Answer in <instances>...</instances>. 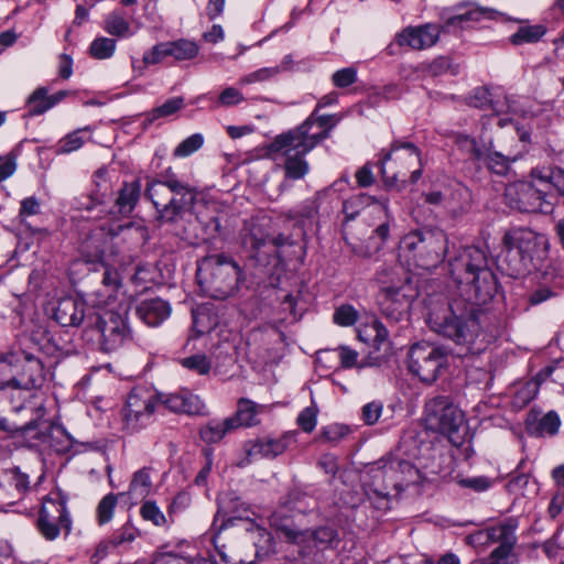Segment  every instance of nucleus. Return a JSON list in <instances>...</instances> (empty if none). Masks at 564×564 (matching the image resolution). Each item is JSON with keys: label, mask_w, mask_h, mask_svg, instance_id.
I'll return each mask as SVG.
<instances>
[{"label": "nucleus", "mask_w": 564, "mask_h": 564, "mask_svg": "<svg viewBox=\"0 0 564 564\" xmlns=\"http://www.w3.org/2000/svg\"><path fill=\"white\" fill-rule=\"evenodd\" d=\"M449 275L458 289L447 305L429 314L431 328L452 339L460 350L458 356L476 354V341L481 335L479 314L481 306L496 294L498 283L489 267L487 252L475 246L458 251L449 261Z\"/></svg>", "instance_id": "obj_1"}, {"label": "nucleus", "mask_w": 564, "mask_h": 564, "mask_svg": "<svg viewBox=\"0 0 564 564\" xmlns=\"http://www.w3.org/2000/svg\"><path fill=\"white\" fill-rule=\"evenodd\" d=\"M314 110L299 127L278 134L268 145L267 153L274 161H283L286 180L304 178L310 172L305 159L319 142L329 137L330 130L338 123L336 115L316 116Z\"/></svg>", "instance_id": "obj_2"}, {"label": "nucleus", "mask_w": 564, "mask_h": 564, "mask_svg": "<svg viewBox=\"0 0 564 564\" xmlns=\"http://www.w3.org/2000/svg\"><path fill=\"white\" fill-rule=\"evenodd\" d=\"M45 414L43 402L9 405L6 400H0V430L23 437L29 446L48 444L58 453L68 451L72 446L70 437L63 427L43 420Z\"/></svg>", "instance_id": "obj_3"}, {"label": "nucleus", "mask_w": 564, "mask_h": 564, "mask_svg": "<svg viewBox=\"0 0 564 564\" xmlns=\"http://www.w3.org/2000/svg\"><path fill=\"white\" fill-rule=\"evenodd\" d=\"M367 476L369 480L364 484L365 494L373 508L378 510L390 508L392 490L397 496L403 490V486L416 484L421 479L417 467L408 460L392 456L382 457L371 464Z\"/></svg>", "instance_id": "obj_4"}, {"label": "nucleus", "mask_w": 564, "mask_h": 564, "mask_svg": "<svg viewBox=\"0 0 564 564\" xmlns=\"http://www.w3.org/2000/svg\"><path fill=\"white\" fill-rule=\"evenodd\" d=\"M501 268L512 278L536 269L547 253V239L528 228H514L502 238Z\"/></svg>", "instance_id": "obj_5"}, {"label": "nucleus", "mask_w": 564, "mask_h": 564, "mask_svg": "<svg viewBox=\"0 0 564 564\" xmlns=\"http://www.w3.org/2000/svg\"><path fill=\"white\" fill-rule=\"evenodd\" d=\"M496 13L497 11L492 9L476 6H471L466 11L457 12L453 15H447V12L443 11L441 14L443 25L426 23L419 26H408L397 35V43L400 46H409L412 50H425L436 44L441 32L457 33L464 30L468 22L494 19Z\"/></svg>", "instance_id": "obj_6"}, {"label": "nucleus", "mask_w": 564, "mask_h": 564, "mask_svg": "<svg viewBox=\"0 0 564 564\" xmlns=\"http://www.w3.org/2000/svg\"><path fill=\"white\" fill-rule=\"evenodd\" d=\"M197 278L204 294L215 300H226L238 292L242 270L231 257L212 254L202 260Z\"/></svg>", "instance_id": "obj_7"}, {"label": "nucleus", "mask_w": 564, "mask_h": 564, "mask_svg": "<svg viewBox=\"0 0 564 564\" xmlns=\"http://www.w3.org/2000/svg\"><path fill=\"white\" fill-rule=\"evenodd\" d=\"M447 237L441 230H415L405 235L400 250L409 262L422 269L434 268L446 253Z\"/></svg>", "instance_id": "obj_8"}, {"label": "nucleus", "mask_w": 564, "mask_h": 564, "mask_svg": "<svg viewBox=\"0 0 564 564\" xmlns=\"http://www.w3.org/2000/svg\"><path fill=\"white\" fill-rule=\"evenodd\" d=\"M379 305L381 313L392 322L408 316L413 301L419 296V289L412 278L402 268L393 273L390 281L382 280Z\"/></svg>", "instance_id": "obj_9"}, {"label": "nucleus", "mask_w": 564, "mask_h": 564, "mask_svg": "<svg viewBox=\"0 0 564 564\" xmlns=\"http://www.w3.org/2000/svg\"><path fill=\"white\" fill-rule=\"evenodd\" d=\"M160 401L161 393L145 387L133 388L121 411L122 430L134 434L151 425Z\"/></svg>", "instance_id": "obj_10"}, {"label": "nucleus", "mask_w": 564, "mask_h": 564, "mask_svg": "<svg viewBox=\"0 0 564 564\" xmlns=\"http://www.w3.org/2000/svg\"><path fill=\"white\" fill-rule=\"evenodd\" d=\"M381 173L384 183L389 186L395 182L406 183L408 174L410 181L415 183L421 177V156L413 143L392 144V149L381 160Z\"/></svg>", "instance_id": "obj_11"}, {"label": "nucleus", "mask_w": 564, "mask_h": 564, "mask_svg": "<svg viewBox=\"0 0 564 564\" xmlns=\"http://www.w3.org/2000/svg\"><path fill=\"white\" fill-rule=\"evenodd\" d=\"M231 502H234V499H229L228 495L218 499V512L214 520L216 532L213 536V543L223 564H250L243 562L232 543L230 545L226 544L228 538L226 531L230 525H234L236 520H241L242 513L247 510L242 503L230 507L229 503Z\"/></svg>", "instance_id": "obj_12"}, {"label": "nucleus", "mask_w": 564, "mask_h": 564, "mask_svg": "<svg viewBox=\"0 0 564 564\" xmlns=\"http://www.w3.org/2000/svg\"><path fill=\"white\" fill-rule=\"evenodd\" d=\"M446 366V351L433 344L417 343L409 351L408 368L424 383H433Z\"/></svg>", "instance_id": "obj_13"}, {"label": "nucleus", "mask_w": 564, "mask_h": 564, "mask_svg": "<svg viewBox=\"0 0 564 564\" xmlns=\"http://www.w3.org/2000/svg\"><path fill=\"white\" fill-rule=\"evenodd\" d=\"M99 346L104 352H113L132 339L127 312L105 311L96 316Z\"/></svg>", "instance_id": "obj_14"}, {"label": "nucleus", "mask_w": 564, "mask_h": 564, "mask_svg": "<svg viewBox=\"0 0 564 564\" xmlns=\"http://www.w3.org/2000/svg\"><path fill=\"white\" fill-rule=\"evenodd\" d=\"M464 415L446 397H434L425 403V423L431 431L446 435L455 441Z\"/></svg>", "instance_id": "obj_15"}, {"label": "nucleus", "mask_w": 564, "mask_h": 564, "mask_svg": "<svg viewBox=\"0 0 564 564\" xmlns=\"http://www.w3.org/2000/svg\"><path fill=\"white\" fill-rule=\"evenodd\" d=\"M505 199L510 208L522 213L549 214L553 210V203L547 199V194L531 182L509 184L505 191Z\"/></svg>", "instance_id": "obj_16"}, {"label": "nucleus", "mask_w": 564, "mask_h": 564, "mask_svg": "<svg viewBox=\"0 0 564 564\" xmlns=\"http://www.w3.org/2000/svg\"><path fill=\"white\" fill-rule=\"evenodd\" d=\"M288 238L283 235L271 237L254 219L246 221L241 230V243L248 256L258 261L275 252L276 248L284 246Z\"/></svg>", "instance_id": "obj_17"}, {"label": "nucleus", "mask_w": 564, "mask_h": 564, "mask_svg": "<svg viewBox=\"0 0 564 564\" xmlns=\"http://www.w3.org/2000/svg\"><path fill=\"white\" fill-rule=\"evenodd\" d=\"M171 195L164 208L160 209V220L164 223H175L183 217L186 212L194 208L197 192L189 185L171 176L166 178Z\"/></svg>", "instance_id": "obj_18"}, {"label": "nucleus", "mask_w": 564, "mask_h": 564, "mask_svg": "<svg viewBox=\"0 0 564 564\" xmlns=\"http://www.w3.org/2000/svg\"><path fill=\"white\" fill-rule=\"evenodd\" d=\"M117 234L112 228H95L80 240L78 250L87 262L104 263L116 254L111 240Z\"/></svg>", "instance_id": "obj_19"}, {"label": "nucleus", "mask_w": 564, "mask_h": 564, "mask_svg": "<svg viewBox=\"0 0 564 564\" xmlns=\"http://www.w3.org/2000/svg\"><path fill=\"white\" fill-rule=\"evenodd\" d=\"M37 528L46 540H55L61 530H70V519L65 506L61 500H45L40 510Z\"/></svg>", "instance_id": "obj_20"}, {"label": "nucleus", "mask_w": 564, "mask_h": 564, "mask_svg": "<svg viewBox=\"0 0 564 564\" xmlns=\"http://www.w3.org/2000/svg\"><path fill=\"white\" fill-rule=\"evenodd\" d=\"M46 381L43 362L31 354L22 352L18 373L15 375L14 392L21 395L22 390L40 389Z\"/></svg>", "instance_id": "obj_21"}, {"label": "nucleus", "mask_w": 564, "mask_h": 564, "mask_svg": "<svg viewBox=\"0 0 564 564\" xmlns=\"http://www.w3.org/2000/svg\"><path fill=\"white\" fill-rule=\"evenodd\" d=\"M285 448V442L282 440L258 438L254 441H248L243 445L247 457L242 459L238 466L245 467L250 464L252 459L274 458L281 455Z\"/></svg>", "instance_id": "obj_22"}, {"label": "nucleus", "mask_w": 564, "mask_h": 564, "mask_svg": "<svg viewBox=\"0 0 564 564\" xmlns=\"http://www.w3.org/2000/svg\"><path fill=\"white\" fill-rule=\"evenodd\" d=\"M161 404L171 412L184 413L187 415L203 414L205 408L200 399L187 390L167 395L161 394L160 405Z\"/></svg>", "instance_id": "obj_23"}, {"label": "nucleus", "mask_w": 564, "mask_h": 564, "mask_svg": "<svg viewBox=\"0 0 564 564\" xmlns=\"http://www.w3.org/2000/svg\"><path fill=\"white\" fill-rule=\"evenodd\" d=\"M54 317L63 327H77L85 318V304L73 297L62 299L54 311Z\"/></svg>", "instance_id": "obj_24"}, {"label": "nucleus", "mask_w": 564, "mask_h": 564, "mask_svg": "<svg viewBox=\"0 0 564 564\" xmlns=\"http://www.w3.org/2000/svg\"><path fill=\"white\" fill-rule=\"evenodd\" d=\"M171 314L170 304L162 299L142 301L137 307V315L149 326H158Z\"/></svg>", "instance_id": "obj_25"}, {"label": "nucleus", "mask_w": 564, "mask_h": 564, "mask_svg": "<svg viewBox=\"0 0 564 564\" xmlns=\"http://www.w3.org/2000/svg\"><path fill=\"white\" fill-rule=\"evenodd\" d=\"M22 352L9 351L0 356V395L7 397V389L14 391Z\"/></svg>", "instance_id": "obj_26"}, {"label": "nucleus", "mask_w": 564, "mask_h": 564, "mask_svg": "<svg viewBox=\"0 0 564 564\" xmlns=\"http://www.w3.org/2000/svg\"><path fill=\"white\" fill-rule=\"evenodd\" d=\"M561 425L560 416L555 411H550L542 417L531 411L527 419V429L530 434L535 436L555 435Z\"/></svg>", "instance_id": "obj_27"}, {"label": "nucleus", "mask_w": 564, "mask_h": 564, "mask_svg": "<svg viewBox=\"0 0 564 564\" xmlns=\"http://www.w3.org/2000/svg\"><path fill=\"white\" fill-rule=\"evenodd\" d=\"M359 340L371 345L375 349L380 350L388 341L389 333L384 325L376 317H370L369 322L361 324L358 329Z\"/></svg>", "instance_id": "obj_28"}, {"label": "nucleus", "mask_w": 564, "mask_h": 564, "mask_svg": "<svg viewBox=\"0 0 564 564\" xmlns=\"http://www.w3.org/2000/svg\"><path fill=\"white\" fill-rule=\"evenodd\" d=\"M468 198V191L460 184H457L451 196L443 194L442 192H431L424 194L426 203L432 205H444L445 208L453 213L463 210V205L458 204L457 200Z\"/></svg>", "instance_id": "obj_29"}, {"label": "nucleus", "mask_w": 564, "mask_h": 564, "mask_svg": "<svg viewBox=\"0 0 564 564\" xmlns=\"http://www.w3.org/2000/svg\"><path fill=\"white\" fill-rule=\"evenodd\" d=\"M258 404L249 399H240L238 401L237 412L235 415L227 417V425L238 429L241 426H252L258 423Z\"/></svg>", "instance_id": "obj_30"}, {"label": "nucleus", "mask_w": 564, "mask_h": 564, "mask_svg": "<svg viewBox=\"0 0 564 564\" xmlns=\"http://www.w3.org/2000/svg\"><path fill=\"white\" fill-rule=\"evenodd\" d=\"M141 187L139 182L126 183L119 191L116 199L118 212L122 216H129L140 198Z\"/></svg>", "instance_id": "obj_31"}, {"label": "nucleus", "mask_w": 564, "mask_h": 564, "mask_svg": "<svg viewBox=\"0 0 564 564\" xmlns=\"http://www.w3.org/2000/svg\"><path fill=\"white\" fill-rule=\"evenodd\" d=\"M104 30L117 37H130L133 35L129 21L119 11H112L105 18Z\"/></svg>", "instance_id": "obj_32"}, {"label": "nucleus", "mask_w": 564, "mask_h": 564, "mask_svg": "<svg viewBox=\"0 0 564 564\" xmlns=\"http://www.w3.org/2000/svg\"><path fill=\"white\" fill-rule=\"evenodd\" d=\"M151 473V467H143L133 474L129 485L130 495L138 498H145L150 495L152 489Z\"/></svg>", "instance_id": "obj_33"}, {"label": "nucleus", "mask_w": 564, "mask_h": 564, "mask_svg": "<svg viewBox=\"0 0 564 564\" xmlns=\"http://www.w3.org/2000/svg\"><path fill=\"white\" fill-rule=\"evenodd\" d=\"M517 524L510 520L486 530L487 542L502 545L507 542H517Z\"/></svg>", "instance_id": "obj_34"}, {"label": "nucleus", "mask_w": 564, "mask_h": 564, "mask_svg": "<svg viewBox=\"0 0 564 564\" xmlns=\"http://www.w3.org/2000/svg\"><path fill=\"white\" fill-rule=\"evenodd\" d=\"M167 177L169 176H166L165 178H167ZM145 195L153 203V205L158 212V219L160 220V209L164 208V204H167L170 195H171V191L166 184V180L151 181L148 184Z\"/></svg>", "instance_id": "obj_35"}, {"label": "nucleus", "mask_w": 564, "mask_h": 564, "mask_svg": "<svg viewBox=\"0 0 564 564\" xmlns=\"http://www.w3.org/2000/svg\"><path fill=\"white\" fill-rule=\"evenodd\" d=\"M234 430V426L227 425V419L223 421L213 420L200 429L199 436L205 443L214 444Z\"/></svg>", "instance_id": "obj_36"}, {"label": "nucleus", "mask_w": 564, "mask_h": 564, "mask_svg": "<svg viewBox=\"0 0 564 564\" xmlns=\"http://www.w3.org/2000/svg\"><path fill=\"white\" fill-rule=\"evenodd\" d=\"M171 57L177 62L193 59L199 52L198 45L188 40H177L169 42Z\"/></svg>", "instance_id": "obj_37"}, {"label": "nucleus", "mask_w": 564, "mask_h": 564, "mask_svg": "<svg viewBox=\"0 0 564 564\" xmlns=\"http://www.w3.org/2000/svg\"><path fill=\"white\" fill-rule=\"evenodd\" d=\"M546 33V28L542 24L525 25L511 35L510 41L514 45L523 43H535Z\"/></svg>", "instance_id": "obj_38"}, {"label": "nucleus", "mask_w": 564, "mask_h": 564, "mask_svg": "<svg viewBox=\"0 0 564 564\" xmlns=\"http://www.w3.org/2000/svg\"><path fill=\"white\" fill-rule=\"evenodd\" d=\"M217 323V316L207 307L202 306L193 311V327L198 335L210 332Z\"/></svg>", "instance_id": "obj_39"}, {"label": "nucleus", "mask_w": 564, "mask_h": 564, "mask_svg": "<svg viewBox=\"0 0 564 564\" xmlns=\"http://www.w3.org/2000/svg\"><path fill=\"white\" fill-rule=\"evenodd\" d=\"M29 112L33 116H39L51 109L56 105L55 100H50L47 90L45 88H37L28 100Z\"/></svg>", "instance_id": "obj_40"}, {"label": "nucleus", "mask_w": 564, "mask_h": 564, "mask_svg": "<svg viewBox=\"0 0 564 564\" xmlns=\"http://www.w3.org/2000/svg\"><path fill=\"white\" fill-rule=\"evenodd\" d=\"M115 51L116 41L105 36L96 37L89 46V54L96 59L110 58Z\"/></svg>", "instance_id": "obj_41"}, {"label": "nucleus", "mask_w": 564, "mask_h": 564, "mask_svg": "<svg viewBox=\"0 0 564 564\" xmlns=\"http://www.w3.org/2000/svg\"><path fill=\"white\" fill-rule=\"evenodd\" d=\"M517 542L498 545L489 555V564H517L518 556L513 552Z\"/></svg>", "instance_id": "obj_42"}, {"label": "nucleus", "mask_w": 564, "mask_h": 564, "mask_svg": "<svg viewBox=\"0 0 564 564\" xmlns=\"http://www.w3.org/2000/svg\"><path fill=\"white\" fill-rule=\"evenodd\" d=\"M540 383L535 380H530L523 383L516 391L513 397V405L517 408H524L530 401H532L539 392Z\"/></svg>", "instance_id": "obj_43"}, {"label": "nucleus", "mask_w": 564, "mask_h": 564, "mask_svg": "<svg viewBox=\"0 0 564 564\" xmlns=\"http://www.w3.org/2000/svg\"><path fill=\"white\" fill-rule=\"evenodd\" d=\"M0 476L9 482V488L14 487L18 492H23L29 487L28 475L20 471L18 467L0 469Z\"/></svg>", "instance_id": "obj_44"}, {"label": "nucleus", "mask_w": 564, "mask_h": 564, "mask_svg": "<svg viewBox=\"0 0 564 564\" xmlns=\"http://www.w3.org/2000/svg\"><path fill=\"white\" fill-rule=\"evenodd\" d=\"M118 497L115 494L106 495L97 506V520L100 525L108 523L113 516Z\"/></svg>", "instance_id": "obj_45"}, {"label": "nucleus", "mask_w": 564, "mask_h": 564, "mask_svg": "<svg viewBox=\"0 0 564 564\" xmlns=\"http://www.w3.org/2000/svg\"><path fill=\"white\" fill-rule=\"evenodd\" d=\"M456 482L459 487L470 489L475 492H484L488 490L494 481L487 476H474V477H456Z\"/></svg>", "instance_id": "obj_46"}, {"label": "nucleus", "mask_w": 564, "mask_h": 564, "mask_svg": "<svg viewBox=\"0 0 564 564\" xmlns=\"http://www.w3.org/2000/svg\"><path fill=\"white\" fill-rule=\"evenodd\" d=\"M204 144V138L200 133H194L191 137L183 140L174 150V155L178 158H186Z\"/></svg>", "instance_id": "obj_47"}, {"label": "nucleus", "mask_w": 564, "mask_h": 564, "mask_svg": "<svg viewBox=\"0 0 564 564\" xmlns=\"http://www.w3.org/2000/svg\"><path fill=\"white\" fill-rule=\"evenodd\" d=\"M489 108L496 113H507V112H518L514 100H512L509 96L502 94L501 91H496L492 94V99Z\"/></svg>", "instance_id": "obj_48"}, {"label": "nucleus", "mask_w": 564, "mask_h": 564, "mask_svg": "<svg viewBox=\"0 0 564 564\" xmlns=\"http://www.w3.org/2000/svg\"><path fill=\"white\" fill-rule=\"evenodd\" d=\"M88 134V129H79L69 134H67L64 139L59 141L58 151L61 153H69L78 150L85 142L83 134Z\"/></svg>", "instance_id": "obj_49"}, {"label": "nucleus", "mask_w": 564, "mask_h": 564, "mask_svg": "<svg viewBox=\"0 0 564 564\" xmlns=\"http://www.w3.org/2000/svg\"><path fill=\"white\" fill-rule=\"evenodd\" d=\"M181 365L192 371H195L198 375H207L212 368V364L209 359L202 354L194 355L181 360Z\"/></svg>", "instance_id": "obj_50"}, {"label": "nucleus", "mask_w": 564, "mask_h": 564, "mask_svg": "<svg viewBox=\"0 0 564 564\" xmlns=\"http://www.w3.org/2000/svg\"><path fill=\"white\" fill-rule=\"evenodd\" d=\"M184 107L183 97H173L167 99L163 105L156 107L151 112V119H159L174 115Z\"/></svg>", "instance_id": "obj_51"}, {"label": "nucleus", "mask_w": 564, "mask_h": 564, "mask_svg": "<svg viewBox=\"0 0 564 564\" xmlns=\"http://www.w3.org/2000/svg\"><path fill=\"white\" fill-rule=\"evenodd\" d=\"M140 513L144 520L151 521L156 527H161L166 523L165 516L152 500H148L141 506Z\"/></svg>", "instance_id": "obj_52"}, {"label": "nucleus", "mask_w": 564, "mask_h": 564, "mask_svg": "<svg viewBox=\"0 0 564 564\" xmlns=\"http://www.w3.org/2000/svg\"><path fill=\"white\" fill-rule=\"evenodd\" d=\"M333 319L339 326H351L358 321V312L354 306L344 304L336 308Z\"/></svg>", "instance_id": "obj_53"}, {"label": "nucleus", "mask_w": 564, "mask_h": 564, "mask_svg": "<svg viewBox=\"0 0 564 564\" xmlns=\"http://www.w3.org/2000/svg\"><path fill=\"white\" fill-rule=\"evenodd\" d=\"M166 57H171V51L169 42H163L154 45L143 56V62L148 65H154L161 63Z\"/></svg>", "instance_id": "obj_54"}, {"label": "nucleus", "mask_w": 564, "mask_h": 564, "mask_svg": "<svg viewBox=\"0 0 564 564\" xmlns=\"http://www.w3.org/2000/svg\"><path fill=\"white\" fill-rule=\"evenodd\" d=\"M357 80V69L355 67H345L336 70L332 76L334 86L346 88Z\"/></svg>", "instance_id": "obj_55"}, {"label": "nucleus", "mask_w": 564, "mask_h": 564, "mask_svg": "<svg viewBox=\"0 0 564 564\" xmlns=\"http://www.w3.org/2000/svg\"><path fill=\"white\" fill-rule=\"evenodd\" d=\"M315 546L327 547L336 539V531L328 527H321L310 533Z\"/></svg>", "instance_id": "obj_56"}, {"label": "nucleus", "mask_w": 564, "mask_h": 564, "mask_svg": "<svg viewBox=\"0 0 564 564\" xmlns=\"http://www.w3.org/2000/svg\"><path fill=\"white\" fill-rule=\"evenodd\" d=\"M349 433V429L341 424H330L323 429L321 438L324 442L337 444Z\"/></svg>", "instance_id": "obj_57"}, {"label": "nucleus", "mask_w": 564, "mask_h": 564, "mask_svg": "<svg viewBox=\"0 0 564 564\" xmlns=\"http://www.w3.org/2000/svg\"><path fill=\"white\" fill-rule=\"evenodd\" d=\"M492 94L486 87H478L473 90L469 96L468 104L475 108L486 109L489 108Z\"/></svg>", "instance_id": "obj_58"}, {"label": "nucleus", "mask_w": 564, "mask_h": 564, "mask_svg": "<svg viewBox=\"0 0 564 564\" xmlns=\"http://www.w3.org/2000/svg\"><path fill=\"white\" fill-rule=\"evenodd\" d=\"M373 202H375L373 208L377 209L379 213H382L386 216V220L376 228L375 234L381 240H386L389 236L390 223H391V220H393V218L389 214L387 202H378L375 199H373Z\"/></svg>", "instance_id": "obj_59"}, {"label": "nucleus", "mask_w": 564, "mask_h": 564, "mask_svg": "<svg viewBox=\"0 0 564 564\" xmlns=\"http://www.w3.org/2000/svg\"><path fill=\"white\" fill-rule=\"evenodd\" d=\"M137 535V530L130 525L129 523H126L122 525L118 531H116L109 541V543L117 547L120 545H123L126 543H131Z\"/></svg>", "instance_id": "obj_60"}, {"label": "nucleus", "mask_w": 564, "mask_h": 564, "mask_svg": "<svg viewBox=\"0 0 564 564\" xmlns=\"http://www.w3.org/2000/svg\"><path fill=\"white\" fill-rule=\"evenodd\" d=\"M383 405L380 401H372L362 406L361 417L367 425H373L381 416Z\"/></svg>", "instance_id": "obj_61"}, {"label": "nucleus", "mask_w": 564, "mask_h": 564, "mask_svg": "<svg viewBox=\"0 0 564 564\" xmlns=\"http://www.w3.org/2000/svg\"><path fill=\"white\" fill-rule=\"evenodd\" d=\"M486 163L494 173L502 175L508 171L509 161L500 153H490L486 155Z\"/></svg>", "instance_id": "obj_62"}, {"label": "nucleus", "mask_w": 564, "mask_h": 564, "mask_svg": "<svg viewBox=\"0 0 564 564\" xmlns=\"http://www.w3.org/2000/svg\"><path fill=\"white\" fill-rule=\"evenodd\" d=\"M41 209L39 199L34 196L25 197L21 200L19 218L23 221L26 217L37 215Z\"/></svg>", "instance_id": "obj_63"}, {"label": "nucleus", "mask_w": 564, "mask_h": 564, "mask_svg": "<svg viewBox=\"0 0 564 564\" xmlns=\"http://www.w3.org/2000/svg\"><path fill=\"white\" fill-rule=\"evenodd\" d=\"M316 413H317V411L312 406L305 408L300 413V415L297 417V424L304 432L310 433L315 429Z\"/></svg>", "instance_id": "obj_64"}]
</instances>
